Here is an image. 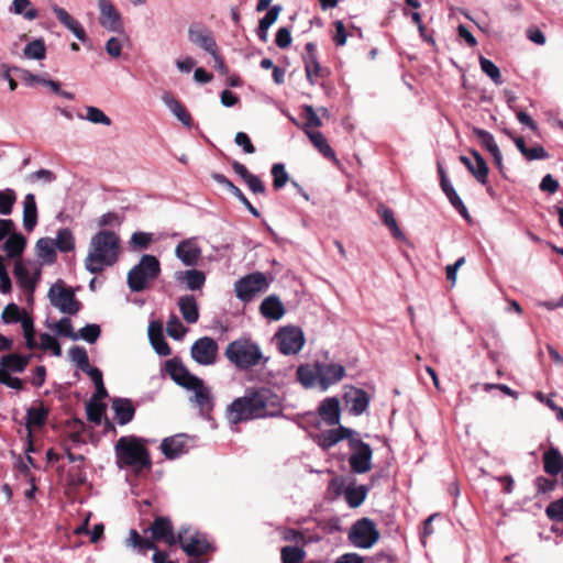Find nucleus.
<instances>
[{"mask_svg": "<svg viewBox=\"0 0 563 563\" xmlns=\"http://www.w3.org/2000/svg\"><path fill=\"white\" fill-rule=\"evenodd\" d=\"M37 224V206L35 196L27 194L23 201V227L25 231L32 232Z\"/></svg>", "mask_w": 563, "mask_h": 563, "instance_id": "obj_32", "label": "nucleus"}, {"mask_svg": "<svg viewBox=\"0 0 563 563\" xmlns=\"http://www.w3.org/2000/svg\"><path fill=\"white\" fill-rule=\"evenodd\" d=\"M1 318L4 323H14L23 320L21 310L15 303H9L4 307Z\"/></svg>", "mask_w": 563, "mask_h": 563, "instance_id": "obj_61", "label": "nucleus"}, {"mask_svg": "<svg viewBox=\"0 0 563 563\" xmlns=\"http://www.w3.org/2000/svg\"><path fill=\"white\" fill-rule=\"evenodd\" d=\"M98 7L100 10V24L109 31H120L122 29V22L114 5L109 0H99Z\"/></svg>", "mask_w": 563, "mask_h": 563, "instance_id": "obj_21", "label": "nucleus"}, {"mask_svg": "<svg viewBox=\"0 0 563 563\" xmlns=\"http://www.w3.org/2000/svg\"><path fill=\"white\" fill-rule=\"evenodd\" d=\"M188 37L192 44L201 47L210 55H214L216 51H218V45L214 40V36L212 35V32L207 27H198L191 25L188 29Z\"/></svg>", "mask_w": 563, "mask_h": 563, "instance_id": "obj_20", "label": "nucleus"}, {"mask_svg": "<svg viewBox=\"0 0 563 563\" xmlns=\"http://www.w3.org/2000/svg\"><path fill=\"white\" fill-rule=\"evenodd\" d=\"M14 276L16 277L20 286L25 289L33 291L35 288V279L31 276L29 269L21 263L16 262L13 269Z\"/></svg>", "mask_w": 563, "mask_h": 563, "instance_id": "obj_44", "label": "nucleus"}, {"mask_svg": "<svg viewBox=\"0 0 563 563\" xmlns=\"http://www.w3.org/2000/svg\"><path fill=\"white\" fill-rule=\"evenodd\" d=\"M175 254L186 266H195L201 257V249L194 239H187L176 246Z\"/></svg>", "mask_w": 563, "mask_h": 563, "instance_id": "obj_22", "label": "nucleus"}, {"mask_svg": "<svg viewBox=\"0 0 563 563\" xmlns=\"http://www.w3.org/2000/svg\"><path fill=\"white\" fill-rule=\"evenodd\" d=\"M224 355L239 369L255 367L264 358L258 344L250 338H240L229 343Z\"/></svg>", "mask_w": 563, "mask_h": 563, "instance_id": "obj_4", "label": "nucleus"}, {"mask_svg": "<svg viewBox=\"0 0 563 563\" xmlns=\"http://www.w3.org/2000/svg\"><path fill=\"white\" fill-rule=\"evenodd\" d=\"M318 413L328 426L340 423L341 408L336 397H328L318 407Z\"/></svg>", "mask_w": 563, "mask_h": 563, "instance_id": "obj_24", "label": "nucleus"}, {"mask_svg": "<svg viewBox=\"0 0 563 563\" xmlns=\"http://www.w3.org/2000/svg\"><path fill=\"white\" fill-rule=\"evenodd\" d=\"M545 515L551 521L563 522V497L551 501L545 508Z\"/></svg>", "mask_w": 563, "mask_h": 563, "instance_id": "obj_57", "label": "nucleus"}, {"mask_svg": "<svg viewBox=\"0 0 563 563\" xmlns=\"http://www.w3.org/2000/svg\"><path fill=\"white\" fill-rule=\"evenodd\" d=\"M318 383L323 390L336 384L345 376V367L335 363H317Z\"/></svg>", "mask_w": 563, "mask_h": 563, "instance_id": "obj_16", "label": "nucleus"}, {"mask_svg": "<svg viewBox=\"0 0 563 563\" xmlns=\"http://www.w3.org/2000/svg\"><path fill=\"white\" fill-rule=\"evenodd\" d=\"M558 481L545 476H538L534 479V486L538 494H547L555 489Z\"/></svg>", "mask_w": 563, "mask_h": 563, "instance_id": "obj_64", "label": "nucleus"}, {"mask_svg": "<svg viewBox=\"0 0 563 563\" xmlns=\"http://www.w3.org/2000/svg\"><path fill=\"white\" fill-rule=\"evenodd\" d=\"M351 455L349 464L351 471L356 474H364L372 468L373 451L369 444L358 438H351L349 441Z\"/></svg>", "mask_w": 563, "mask_h": 563, "instance_id": "obj_10", "label": "nucleus"}, {"mask_svg": "<svg viewBox=\"0 0 563 563\" xmlns=\"http://www.w3.org/2000/svg\"><path fill=\"white\" fill-rule=\"evenodd\" d=\"M309 140L313 146L328 159L338 162L336 156L332 147L329 145L325 136L318 131H306Z\"/></svg>", "mask_w": 563, "mask_h": 563, "instance_id": "obj_40", "label": "nucleus"}, {"mask_svg": "<svg viewBox=\"0 0 563 563\" xmlns=\"http://www.w3.org/2000/svg\"><path fill=\"white\" fill-rule=\"evenodd\" d=\"M87 418L89 421L99 424L106 412V405L96 400H90L86 405Z\"/></svg>", "mask_w": 563, "mask_h": 563, "instance_id": "obj_53", "label": "nucleus"}, {"mask_svg": "<svg viewBox=\"0 0 563 563\" xmlns=\"http://www.w3.org/2000/svg\"><path fill=\"white\" fill-rule=\"evenodd\" d=\"M349 541L356 548L369 549L380 538V533L375 522L369 518H361L356 520L350 528L347 534Z\"/></svg>", "mask_w": 563, "mask_h": 563, "instance_id": "obj_7", "label": "nucleus"}, {"mask_svg": "<svg viewBox=\"0 0 563 563\" xmlns=\"http://www.w3.org/2000/svg\"><path fill=\"white\" fill-rule=\"evenodd\" d=\"M355 434L356 432L354 430L340 426L339 428L331 429L327 433H324L320 445L323 449H330L342 440L346 439L347 441H350V439L354 438Z\"/></svg>", "mask_w": 563, "mask_h": 563, "instance_id": "obj_35", "label": "nucleus"}, {"mask_svg": "<svg viewBox=\"0 0 563 563\" xmlns=\"http://www.w3.org/2000/svg\"><path fill=\"white\" fill-rule=\"evenodd\" d=\"M165 372L179 386L187 388L197 383L198 376L191 374L179 358H170L165 362Z\"/></svg>", "mask_w": 563, "mask_h": 563, "instance_id": "obj_17", "label": "nucleus"}, {"mask_svg": "<svg viewBox=\"0 0 563 563\" xmlns=\"http://www.w3.org/2000/svg\"><path fill=\"white\" fill-rule=\"evenodd\" d=\"M15 201L16 195L13 189L0 190V214H11Z\"/></svg>", "mask_w": 563, "mask_h": 563, "instance_id": "obj_50", "label": "nucleus"}, {"mask_svg": "<svg viewBox=\"0 0 563 563\" xmlns=\"http://www.w3.org/2000/svg\"><path fill=\"white\" fill-rule=\"evenodd\" d=\"M148 338L157 354L167 356L172 353V350L164 338L163 325L161 322L152 321L150 323Z\"/></svg>", "mask_w": 563, "mask_h": 563, "instance_id": "obj_28", "label": "nucleus"}, {"mask_svg": "<svg viewBox=\"0 0 563 563\" xmlns=\"http://www.w3.org/2000/svg\"><path fill=\"white\" fill-rule=\"evenodd\" d=\"M151 532V540L156 544L157 542H164L168 547H174L177 541L181 540L179 537V530L177 533L174 530L173 522L169 517L157 516L145 532Z\"/></svg>", "mask_w": 563, "mask_h": 563, "instance_id": "obj_11", "label": "nucleus"}, {"mask_svg": "<svg viewBox=\"0 0 563 563\" xmlns=\"http://www.w3.org/2000/svg\"><path fill=\"white\" fill-rule=\"evenodd\" d=\"M305 73L307 80L311 85H316L317 80L324 78L328 74L327 69L321 67L317 57V45L309 42L305 46L303 55Z\"/></svg>", "mask_w": 563, "mask_h": 563, "instance_id": "obj_15", "label": "nucleus"}, {"mask_svg": "<svg viewBox=\"0 0 563 563\" xmlns=\"http://www.w3.org/2000/svg\"><path fill=\"white\" fill-rule=\"evenodd\" d=\"M543 471L549 476H556L563 472V454L551 445L542 455Z\"/></svg>", "mask_w": 563, "mask_h": 563, "instance_id": "obj_25", "label": "nucleus"}, {"mask_svg": "<svg viewBox=\"0 0 563 563\" xmlns=\"http://www.w3.org/2000/svg\"><path fill=\"white\" fill-rule=\"evenodd\" d=\"M473 133L477 137L481 145L485 147L490 154H494L499 151V147L496 144L492 133L479 128H474Z\"/></svg>", "mask_w": 563, "mask_h": 563, "instance_id": "obj_48", "label": "nucleus"}, {"mask_svg": "<svg viewBox=\"0 0 563 563\" xmlns=\"http://www.w3.org/2000/svg\"><path fill=\"white\" fill-rule=\"evenodd\" d=\"M470 153L475 161L474 163L470 157L464 155L460 156V162L468 169V172L476 178L479 184L486 185L489 172L486 161L476 150H471Z\"/></svg>", "mask_w": 563, "mask_h": 563, "instance_id": "obj_18", "label": "nucleus"}, {"mask_svg": "<svg viewBox=\"0 0 563 563\" xmlns=\"http://www.w3.org/2000/svg\"><path fill=\"white\" fill-rule=\"evenodd\" d=\"M280 554L283 563H301L305 559V551L298 547H284Z\"/></svg>", "mask_w": 563, "mask_h": 563, "instance_id": "obj_54", "label": "nucleus"}, {"mask_svg": "<svg viewBox=\"0 0 563 563\" xmlns=\"http://www.w3.org/2000/svg\"><path fill=\"white\" fill-rule=\"evenodd\" d=\"M479 65L482 71L485 73L496 85L503 84L499 68L490 59L481 56Z\"/></svg>", "mask_w": 563, "mask_h": 563, "instance_id": "obj_52", "label": "nucleus"}, {"mask_svg": "<svg viewBox=\"0 0 563 563\" xmlns=\"http://www.w3.org/2000/svg\"><path fill=\"white\" fill-rule=\"evenodd\" d=\"M41 349L44 351H52L55 356L62 355V349L56 338L48 333H42L41 336Z\"/></svg>", "mask_w": 563, "mask_h": 563, "instance_id": "obj_60", "label": "nucleus"}, {"mask_svg": "<svg viewBox=\"0 0 563 563\" xmlns=\"http://www.w3.org/2000/svg\"><path fill=\"white\" fill-rule=\"evenodd\" d=\"M166 331L170 338L178 340L184 336L186 329L177 317H173L167 322Z\"/></svg>", "mask_w": 563, "mask_h": 563, "instance_id": "obj_63", "label": "nucleus"}, {"mask_svg": "<svg viewBox=\"0 0 563 563\" xmlns=\"http://www.w3.org/2000/svg\"><path fill=\"white\" fill-rule=\"evenodd\" d=\"M55 247L60 252H70L75 249V239L69 229H62L57 232Z\"/></svg>", "mask_w": 563, "mask_h": 563, "instance_id": "obj_47", "label": "nucleus"}, {"mask_svg": "<svg viewBox=\"0 0 563 563\" xmlns=\"http://www.w3.org/2000/svg\"><path fill=\"white\" fill-rule=\"evenodd\" d=\"M377 213L380 216L384 224L390 230L391 235L397 240H404L405 235L397 224L394 212L385 205H378Z\"/></svg>", "mask_w": 563, "mask_h": 563, "instance_id": "obj_41", "label": "nucleus"}, {"mask_svg": "<svg viewBox=\"0 0 563 563\" xmlns=\"http://www.w3.org/2000/svg\"><path fill=\"white\" fill-rule=\"evenodd\" d=\"M86 119L92 123L110 125L111 119L102 110L96 107H87Z\"/></svg>", "mask_w": 563, "mask_h": 563, "instance_id": "obj_62", "label": "nucleus"}, {"mask_svg": "<svg viewBox=\"0 0 563 563\" xmlns=\"http://www.w3.org/2000/svg\"><path fill=\"white\" fill-rule=\"evenodd\" d=\"M128 542L131 547L135 548L141 553L156 549V544L153 542V540L142 537L134 529L130 531Z\"/></svg>", "mask_w": 563, "mask_h": 563, "instance_id": "obj_45", "label": "nucleus"}, {"mask_svg": "<svg viewBox=\"0 0 563 563\" xmlns=\"http://www.w3.org/2000/svg\"><path fill=\"white\" fill-rule=\"evenodd\" d=\"M178 284H184L189 290H199L206 283V275L198 269L179 271L175 274Z\"/></svg>", "mask_w": 563, "mask_h": 563, "instance_id": "obj_27", "label": "nucleus"}, {"mask_svg": "<svg viewBox=\"0 0 563 563\" xmlns=\"http://www.w3.org/2000/svg\"><path fill=\"white\" fill-rule=\"evenodd\" d=\"M77 333H78V339L80 338V339L87 341L88 343H95L101 334V329L98 324L91 323V324H86Z\"/></svg>", "mask_w": 563, "mask_h": 563, "instance_id": "obj_59", "label": "nucleus"}, {"mask_svg": "<svg viewBox=\"0 0 563 563\" xmlns=\"http://www.w3.org/2000/svg\"><path fill=\"white\" fill-rule=\"evenodd\" d=\"M112 409L119 424L124 426L131 422L135 415V408L128 398H114Z\"/></svg>", "mask_w": 563, "mask_h": 563, "instance_id": "obj_30", "label": "nucleus"}, {"mask_svg": "<svg viewBox=\"0 0 563 563\" xmlns=\"http://www.w3.org/2000/svg\"><path fill=\"white\" fill-rule=\"evenodd\" d=\"M117 465L119 468L133 467L136 473L152 467L148 450L134 437H121L115 444Z\"/></svg>", "mask_w": 563, "mask_h": 563, "instance_id": "obj_3", "label": "nucleus"}, {"mask_svg": "<svg viewBox=\"0 0 563 563\" xmlns=\"http://www.w3.org/2000/svg\"><path fill=\"white\" fill-rule=\"evenodd\" d=\"M282 411L279 397L269 388H247L245 395L235 398L227 409V418L232 424L254 419L274 417Z\"/></svg>", "mask_w": 563, "mask_h": 563, "instance_id": "obj_1", "label": "nucleus"}, {"mask_svg": "<svg viewBox=\"0 0 563 563\" xmlns=\"http://www.w3.org/2000/svg\"><path fill=\"white\" fill-rule=\"evenodd\" d=\"M367 493L368 488L365 485H360L356 487H346L344 490V496L347 505L351 508H357L366 499Z\"/></svg>", "mask_w": 563, "mask_h": 563, "instance_id": "obj_43", "label": "nucleus"}, {"mask_svg": "<svg viewBox=\"0 0 563 563\" xmlns=\"http://www.w3.org/2000/svg\"><path fill=\"white\" fill-rule=\"evenodd\" d=\"M269 282L261 272L251 273L234 284L236 297L243 302H250L253 298L267 290Z\"/></svg>", "mask_w": 563, "mask_h": 563, "instance_id": "obj_9", "label": "nucleus"}, {"mask_svg": "<svg viewBox=\"0 0 563 563\" xmlns=\"http://www.w3.org/2000/svg\"><path fill=\"white\" fill-rule=\"evenodd\" d=\"M278 341V350L285 355L297 354L303 346L305 338L299 328H283L276 334Z\"/></svg>", "mask_w": 563, "mask_h": 563, "instance_id": "obj_12", "label": "nucleus"}, {"mask_svg": "<svg viewBox=\"0 0 563 563\" xmlns=\"http://www.w3.org/2000/svg\"><path fill=\"white\" fill-rule=\"evenodd\" d=\"M186 389L194 391L189 400L198 407L201 416L209 417L214 407L211 389L199 377L197 378V383H192V386Z\"/></svg>", "mask_w": 563, "mask_h": 563, "instance_id": "obj_13", "label": "nucleus"}, {"mask_svg": "<svg viewBox=\"0 0 563 563\" xmlns=\"http://www.w3.org/2000/svg\"><path fill=\"white\" fill-rule=\"evenodd\" d=\"M70 360L77 365L79 369L82 372L86 371V368H89V357L87 354V351L82 346H73L68 351Z\"/></svg>", "mask_w": 563, "mask_h": 563, "instance_id": "obj_49", "label": "nucleus"}, {"mask_svg": "<svg viewBox=\"0 0 563 563\" xmlns=\"http://www.w3.org/2000/svg\"><path fill=\"white\" fill-rule=\"evenodd\" d=\"M441 188L443 190V192L445 194V196L448 197L449 201L451 202V205L460 212V214L468 220L470 219V213L467 211V208L465 207V205L463 203L462 199L459 197V195L456 194L455 189L453 188L452 184L450 183L449 179H441Z\"/></svg>", "mask_w": 563, "mask_h": 563, "instance_id": "obj_39", "label": "nucleus"}, {"mask_svg": "<svg viewBox=\"0 0 563 563\" xmlns=\"http://www.w3.org/2000/svg\"><path fill=\"white\" fill-rule=\"evenodd\" d=\"M178 307L185 321L196 323L199 319L198 305L192 295H186L179 298Z\"/></svg>", "mask_w": 563, "mask_h": 563, "instance_id": "obj_36", "label": "nucleus"}, {"mask_svg": "<svg viewBox=\"0 0 563 563\" xmlns=\"http://www.w3.org/2000/svg\"><path fill=\"white\" fill-rule=\"evenodd\" d=\"M26 239L21 233L11 232L2 249L10 258L20 257L25 249Z\"/></svg>", "mask_w": 563, "mask_h": 563, "instance_id": "obj_38", "label": "nucleus"}, {"mask_svg": "<svg viewBox=\"0 0 563 563\" xmlns=\"http://www.w3.org/2000/svg\"><path fill=\"white\" fill-rule=\"evenodd\" d=\"M48 298L51 305L63 313L75 316L81 309V302L76 298L73 288L66 287L62 280L49 288Z\"/></svg>", "mask_w": 563, "mask_h": 563, "instance_id": "obj_8", "label": "nucleus"}, {"mask_svg": "<svg viewBox=\"0 0 563 563\" xmlns=\"http://www.w3.org/2000/svg\"><path fill=\"white\" fill-rule=\"evenodd\" d=\"M273 187L275 190L283 188L288 181V174L285 170V166L282 163H276L272 167Z\"/></svg>", "mask_w": 563, "mask_h": 563, "instance_id": "obj_55", "label": "nucleus"}, {"mask_svg": "<svg viewBox=\"0 0 563 563\" xmlns=\"http://www.w3.org/2000/svg\"><path fill=\"white\" fill-rule=\"evenodd\" d=\"M351 415L361 416L369 405V395L361 388L351 387L343 396Z\"/></svg>", "mask_w": 563, "mask_h": 563, "instance_id": "obj_19", "label": "nucleus"}, {"mask_svg": "<svg viewBox=\"0 0 563 563\" xmlns=\"http://www.w3.org/2000/svg\"><path fill=\"white\" fill-rule=\"evenodd\" d=\"M49 409L43 404H40V407H30L26 410V429L27 432L32 431L33 427H43L48 418Z\"/></svg>", "mask_w": 563, "mask_h": 563, "instance_id": "obj_37", "label": "nucleus"}, {"mask_svg": "<svg viewBox=\"0 0 563 563\" xmlns=\"http://www.w3.org/2000/svg\"><path fill=\"white\" fill-rule=\"evenodd\" d=\"M120 252L119 235L113 231L101 230L90 240L85 268L91 274H100L118 262Z\"/></svg>", "mask_w": 563, "mask_h": 563, "instance_id": "obj_2", "label": "nucleus"}, {"mask_svg": "<svg viewBox=\"0 0 563 563\" xmlns=\"http://www.w3.org/2000/svg\"><path fill=\"white\" fill-rule=\"evenodd\" d=\"M231 165L233 170L244 180L253 194L266 192V187L261 178L252 174L242 163L233 161Z\"/></svg>", "mask_w": 563, "mask_h": 563, "instance_id": "obj_26", "label": "nucleus"}, {"mask_svg": "<svg viewBox=\"0 0 563 563\" xmlns=\"http://www.w3.org/2000/svg\"><path fill=\"white\" fill-rule=\"evenodd\" d=\"M11 10L30 21L38 16V11L32 7L30 0H13Z\"/></svg>", "mask_w": 563, "mask_h": 563, "instance_id": "obj_46", "label": "nucleus"}, {"mask_svg": "<svg viewBox=\"0 0 563 563\" xmlns=\"http://www.w3.org/2000/svg\"><path fill=\"white\" fill-rule=\"evenodd\" d=\"M24 55L31 59H43L46 55V47L43 40H34L24 47Z\"/></svg>", "mask_w": 563, "mask_h": 563, "instance_id": "obj_51", "label": "nucleus"}, {"mask_svg": "<svg viewBox=\"0 0 563 563\" xmlns=\"http://www.w3.org/2000/svg\"><path fill=\"white\" fill-rule=\"evenodd\" d=\"M31 355H19L15 353L3 355L0 358V369H5L14 373H23L27 367Z\"/></svg>", "mask_w": 563, "mask_h": 563, "instance_id": "obj_33", "label": "nucleus"}, {"mask_svg": "<svg viewBox=\"0 0 563 563\" xmlns=\"http://www.w3.org/2000/svg\"><path fill=\"white\" fill-rule=\"evenodd\" d=\"M187 439L184 434H176L162 441L161 449L167 459H176L186 452Z\"/></svg>", "mask_w": 563, "mask_h": 563, "instance_id": "obj_29", "label": "nucleus"}, {"mask_svg": "<svg viewBox=\"0 0 563 563\" xmlns=\"http://www.w3.org/2000/svg\"><path fill=\"white\" fill-rule=\"evenodd\" d=\"M55 331L58 335L70 338L71 340H78V333L74 331L71 320L69 318H62L55 324Z\"/></svg>", "mask_w": 563, "mask_h": 563, "instance_id": "obj_58", "label": "nucleus"}, {"mask_svg": "<svg viewBox=\"0 0 563 563\" xmlns=\"http://www.w3.org/2000/svg\"><path fill=\"white\" fill-rule=\"evenodd\" d=\"M260 311L265 318L271 320H279L285 314L284 305L275 295H271L262 301Z\"/></svg>", "mask_w": 563, "mask_h": 563, "instance_id": "obj_31", "label": "nucleus"}, {"mask_svg": "<svg viewBox=\"0 0 563 563\" xmlns=\"http://www.w3.org/2000/svg\"><path fill=\"white\" fill-rule=\"evenodd\" d=\"M52 11L59 23L68 29L79 41L85 43L88 40L81 24L76 19H74L64 8L55 4L52 7Z\"/></svg>", "mask_w": 563, "mask_h": 563, "instance_id": "obj_23", "label": "nucleus"}, {"mask_svg": "<svg viewBox=\"0 0 563 563\" xmlns=\"http://www.w3.org/2000/svg\"><path fill=\"white\" fill-rule=\"evenodd\" d=\"M163 101L184 125L191 128L192 118L179 100H177L172 93H165L163 96Z\"/></svg>", "mask_w": 563, "mask_h": 563, "instance_id": "obj_34", "label": "nucleus"}, {"mask_svg": "<svg viewBox=\"0 0 563 563\" xmlns=\"http://www.w3.org/2000/svg\"><path fill=\"white\" fill-rule=\"evenodd\" d=\"M161 263L156 256L142 255L140 262L133 266L126 277V283L132 292H141L147 289L161 275Z\"/></svg>", "mask_w": 563, "mask_h": 563, "instance_id": "obj_5", "label": "nucleus"}, {"mask_svg": "<svg viewBox=\"0 0 563 563\" xmlns=\"http://www.w3.org/2000/svg\"><path fill=\"white\" fill-rule=\"evenodd\" d=\"M190 353L198 364L211 365L217 360L218 344L212 338L203 336L195 341Z\"/></svg>", "mask_w": 563, "mask_h": 563, "instance_id": "obj_14", "label": "nucleus"}, {"mask_svg": "<svg viewBox=\"0 0 563 563\" xmlns=\"http://www.w3.org/2000/svg\"><path fill=\"white\" fill-rule=\"evenodd\" d=\"M55 250L56 247L52 239L42 238L36 242L37 255L46 264H53L56 261Z\"/></svg>", "mask_w": 563, "mask_h": 563, "instance_id": "obj_42", "label": "nucleus"}, {"mask_svg": "<svg viewBox=\"0 0 563 563\" xmlns=\"http://www.w3.org/2000/svg\"><path fill=\"white\" fill-rule=\"evenodd\" d=\"M297 378L305 387H310L314 380H318L317 368L312 369L309 365H301L297 369Z\"/></svg>", "mask_w": 563, "mask_h": 563, "instance_id": "obj_56", "label": "nucleus"}, {"mask_svg": "<svg viewBox=\"0 0 563 563\" xmlns=\"http://www.w3.org/2000/svg\"><path fill=\"white\" fill-rule=\"evenodd\" d=\"M180 541L177 544L189 558L199 559L214 551V547L208 540L207 536L189 525H183L179 528Z\"/></svg>", "mask_w": 563, "mask_h": 563, "instance_id": "obj_6", "label": "nucleus"}]
</instances>
